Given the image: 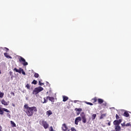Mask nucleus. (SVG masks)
<instances>
[{
    "instance_id": "nucleus-29",
    "label": "nucleus",
    "mask_w": 131,
    "mask_h": 131,
    "mask_svg": "<svg viewBox=\"0 0 131 131\" xmlns=\"http://www.w3.org/2000/svg\"><path fill=\"white\" fill-rule=\"evenodd\" d=\"M21 71L24 75H26L25 72H24V70H23V69H21Z\"/></svg>"
},
{
    "instance_id": "nucleus-16",
    "label": "nucleus",
    "mask_w": 131,
    "mask_h": 131,
    "mask_svg": "<svg viewBox=\"0 0 131 131\" xmlns=\"http://www.w3.org/2000/svg\"><path fill=\"white\" fill-rule=\"evenodd\" d=\"M124 116L125 117H128V116H129V114H128V113L126 111L124 113Z\"/></svg>"
},
{
    "instance_id": "nucleus-36",
    "label": "nucleus",
    "mask_w": 131,
    "mask_h": 131,
    "mask_svg": "<svg viewBox=\"0 0 131 131\" xmlns=\"http://www.w3.org/2000/svg\"><path fill=\"white\" fill-rule=\"evenodd\" d=\"M20 70H18V72H17L18 73H21V72H22V71H21V69H22L21 68L19 69Z\"/></svg>"
},
{
    "instance_id": "nucleus-43",
    "label": "nucleus",
    "mask_w": 131,
    "mask_h": 131,
    "mask_svg": "<svg viewBox=\"0 0 131 131\" xmlns=\"http://www.w3.org/2000/svg\"><path fill=\"white\" fill-rule=\"evenodd\" d=\"M5 49L7 50V51H9V49L7 48H5Z\"/></svg>"
},
{
    "instance_id": "nucleus-26",
    "label": "nucleus",
    "mask_w": 131,
    "mask_h": 131,
    "mask_svg": "<svg viewBox=\"0 0 131 131\" xmlns=\"http://www.w3.org/2000/svg\"><path fill=\"white\" fill-rule=\"evenodd\" d=\"M43 102H42V103H43V104H45L46 103H47L48 102V100H47V99H46V98H43Z\"/></svg>"
},
{
    "instance_id": "nucleus-28",
    "label": "nucleus",
    "mask_w": 131,
    "mask_h": 131,
    "mask_svg": "<svg viewBox=\"0 0 131 131\" xmlns=\"http://www.w3.org/2000/svg\"><path fill=\"white\" fill-rule=\"evenodd\" d=\"M85 103L87 104L88 105H90L91 106H93V103L91 102H85Z\"/></svg>"
},
{
    "instance_id": "nucleus-4",
    "label": "nucleus",
    "mask_w": 131,
    "mask_h": 131,
    "mask_svg": "<svg viewBox=\"0 0 131 131\" xmlns=\"http://www.w3.org/2000/svg\"><path fill=\"white\" fill-rule=\"evenodd\" d=\"M41 125L44 127L45 129H47V128H49V125L48 123H47V121L45 120H42L41 121Z\"/></svg>"
},
{
    "instance_id": "nucleus-33",
    "label": "nucleus",
    "mask_w": 131,
    "mask_h": 131,
    "mask_svg": "<svg viewBox=\"0 0 131 131\" xmlns=\"http://www.w3.org/2000/svg\"><path fill=\"white\" fill-rule=\"evenodd\" d=\"M14 71H16V72H19V70L17 69V68H14Z\"/></svg>"
},
{
    "instance_id": "nucleus-27",
    "label": "nucleus",
    "mask_w": 131,
    "mask_h": 131,
    "mask_svg": "<svg viewBox=\"0 0 131 131\" xmlns=\"http://www.w3.org/2000/svg\"><path fill=\"white\" fill-rule=\"evenodd\" d=\"M105 114H103L100 116V119H103V117H105Z\"/></svg>"
},
{
    "instance_id": "nucleus-11",
    "label": "nucleus",
    "mask_w": 131,
    "mask_h": 131,
    "mask_svg": "<svg viewBox=\"0 0 131 131\" xmlns=\"http://www.w3.org/2000/svg\"><path fill=\"white\" fill-rule=\"evenodd\" d=\"M4 56L6 58H8L9 59H12V57L10 56V55H9V54L7 53H4Z\"/></svg>"
},
{
    "instance_id": "nucleus-46",
    "label": "nucleus",
    "mask_w": 131,
    "mask_h": 131,
    "mask_svg": "<svg viewBox=\"0 0 131 131\" xmlns=\"http://www.w3.org/2000/svg\"><path fill=\"white\" fill-rule=\"evenodd\" d=\"M47 94H49V92H47Z\"/></svg>"
},
{
    "instance_id": "nucleus-47",
    "label": "nucleus",
    "mask_w": 131,
    "mask_h": 131,
    "mask_svg": "<svg viewBox=\"0 0 131 131\" xmlns=\"http://www.w3.org/2000/svg\"><path fill=\"white\" fill-rule=\"evenodd\" d=\"M2 73V72H1V71H0V74Z\"/></svg>"
},
{
    "instance_id": "nucleus-40",
    "label": "nucleus",
    "mask_w": 131,
    "mask_h": 131,
    "mask_svg": "<svg viewBox=\"0 0 131 131\" xmlns=\"http://www.w3.org/2000/svg\"><path fill=\"white\" fill-rule=\"evenodd\" d=\"M80 114V112H77V115H79Z\"/></svg>"
},
{
    "instance_id": "nucleus-8",
    "label": "nucleus",
    "mask_w": 131,
    "mask_h": 131,
    "mask_svg": "<svg viewBox=\"0 0 131 131\" xmlns=\"http://www.w3.org/2000/svg\"><path fill=\"white\" fill-rule=\"evenodd\" d=\"M1 103L3 105H4V106H8L9 105V103H10V102H6V101H5V99H3L1 101Z\"/></svg>"
},
{
    "instance_id": "nucleus-12",
    "label": "nucleus",
    "mask_w": 131,
    "mask_h": 131,
    "mask_svg": "<svg viewBox=\"0 0 131 131\" xmlns=\"http://www.w3.org/2000/svg\"><path fill=\"white\" fill-rule=\"evenodd\" d=\"M63 102H66L68 100V97L66 96H63Z\"/></svg>"
},
{
    "instance_id": "nucleus-10",
    "label": "nucleus",
    "mask_w": 131,
    "mask_h": 131,
    "mask_svg": "<svg viewBox=\"0 0 131 131\" xmlns=\"http://www.w3.org/2000/svg\"><path fill=\"white\" fill-rule=\"evenodd\" d=\"M115 131H120L121 129V127L119 125H116L115 126Z\"/></svg>"
},
{
    "instance_id": "nucleus-2",
    "label": "nucleus",
    "mask_w": 131,
    "mask_h": 131,
    "mask_svg": "<svg viewBox=\"0 0 131 131\" xmlns=\"http://www.w3.org/2000/svg\"><path fill=\"white\" fill-rule=\"evenodd\" d=\"M43 90V89L41 86H39L38 88H36L33 91L32 94H33V95H35L36 96V95H37V94H38V93H40V92H42Z\"/></svg>"
},
{
    "instance_id": "nucleus-44",
    "label": "nucleus",
    "mask_w": 131,
    "mask_h": 131,
    "mask_svg": "<svg viewBox=\"0 0 131 131\" xmlns=\"http://www.w3.org/2000/svg\"><path fill=\"white\" fill-rule=\"evenodd\" d=\"M74 103H76V101L75 100V101H74Z\"/></svg>"
},
{
    "instance_id": "nucleus-18",
    "label": "nucleus",
    "mask_w": 131,
    "mask_h": 131,
    "mask_svg": "<svg viewBox=\"0 0 131 131\" xmlns=\"http://www.w3.org/2000/svg\"><path fill=\"white\" fill-rule=\"evenodd\" d=\"M75 110V111H77V112H81V111H82V109L78 108H76Z\"/></svg>"
},
{
    "instance_id": "nucleus-32",
    "label": "nucleus",
    "mask_w": 131,
    "mask_h": 131,
    "mask_svg": "<svg viewBox=\"0 0 131 131\" xmlns=\"http://www.w3.org/2000/svg\"><path fill=\"white\" fill-rule=\"evenodd\" d=\"M117 121H118V122L119 123V124H120V123H121V121H122L121 119L117 120Z\"/></svg>"
},
{
    "instance_id": "nucleus-20",
    "label": "nucleus",
    "mask_w": 131,
    "mask_h": 131,
    "mask_svg": "<svg viewBox=\"0 0 131 131\" xmlns=\"http://www.w3.org/2000/svg\"><path fill=\"white\" fill-rule=\"evenodd\" d=\"M34 76L36 77V78H38L39 75L36 73L34 74Z\"/></svg>"
},
{
    "instance_id": "nucleus-17",
    "label": "nucleus",
    "mask_w": 131,
    "mask_h": 131,
    "mask_svg": "<svg viewBox=\"0 0 131 131\" xmlns=\"http://www.w3.org/2000/svg\"><path fill=\"white\" fill-rule=\"evenodd\" d=\"M96 117H97V115L96 114H93L92 115V119L93 120H94V119H96Z\"/></svg>"
},
{
    "instance_id": "nucleus-38",
    "label": "nucleus",
    "mask_w": 131,
    "mask_h": 131,
    "mask_svg": "<svg viewBox=\"0 0 131 131\" xmlns=\"http://www.w3.org/2000/svg\"><path fill=\"white\" fill-rule=\"evenodd\" d=\"M108 125H109V126H110L111 125V122H109L108 123Z\"/></svg>"
},
{
    "instance_id": "nucleus-25",
    "label": "nucleus",
    "mask_w": 131,
    "mask_h": 131,
    "mask_svg": "<svg viewBox=\"0 0 131 131\" xmlns=\"http://www.w3.org/2000/svg\"><path fill=\"white\" fill-rule=\"evenodd\" d=\"M4 97V93L0 91V98H3Z\"/></svg>"
},
{
    "instance_id": "nucleus-22",
    "label": "nucleus",
    "mask_w": 131,
    "mask_h": 131,
    "mask_svg": "<svg viewBox=\"0 0 131 131\" xmlns=\"http://www.w3.org/2000/svg\"><path fill=\"white\" fill-rule=\"evenodd\" d=\"M26 88H27V89H28V90H30V85L29 84H27L26 85Z\"/></svg>"
},
{
    "instance_id": "nucleus-21",
    "label": "nucleus",
    "mask_w": 131,
    "mask_h": 131,
    "mask_svg": "<svg viewBox=\"0 0 131 131\" xmlns=\"http://www.w3.org/2000/svg\"><path fill=\"white\" fill-rule=\"evenodd\" d=\"M0 114L1 115H4V111L2 110V108L0 107Z\"/></svg>"
},
{
    "instance_id": "nucleus-13",
    "label": "nucleus",
    "mask_w": 131,
    "mask_h": 131,
    "mask_svg": "<svg viewBox=\"0 0 131 131\" xmlns=\"http://www.w3.org/2000/svg\"><path fill=\"white\" fill-rule=\"evenodd\" d=\"M113 124L114 125H119V123H118V121L117 120H115L114 122H113Z\"/></svg>"
},
{
    "instance_id": "nucleus-42",
    "label": "nucleus",
    "mask_w": 131,
    "mask_h": 131,
    "mask_svg": "<svg viewBox=\"0 0 131 131\" xmlns=\"http://www.w3.org/2000/svg\"><path fill=\"white\" fill-rule=\"evenodd\" d=\"M2 129H3V127L0 125V131H2Z\"/></svg>"
},
{
    "instance_id": "nucleus-39",
    "label": "nucleus",
    "mask_w": 131,
    "mask_h": 131,
    "mask_svg": "<svg viewBox=\"0 0 131 131\" xmlns=\"http://www.w3.org/2000/svg\"><path fill=\"white\" fill-rule=\"evenodd\" d=\"M11 95H13V96H15V93H14L13 92H11Z\"/></svg>"
},
{
    "instance_id": "nucleus-19",
    "label": "nucleus",
    "mask_w": 131,
    "mask_h": 131,
    "mask_svg": "<svg viewBox=\"0 0 131 131\" xmlns=\"http://www.w3.org/2000/svg\"><path fill=\"white\" fill-rule=\"evenodd\" d=\"M11 123L12 125V126L14 127H16V124H15V122H14L13 121H11Z\"/></svg>"
},
{
    "instance_id": "nucleus-1",
    "label": "nucleus",
    "mask_w": 131,
    "mask_h": 131,
    "mask_svg": "<svg viewBox=\"0 0 131 131\" xmlns=\"http://www.w3.org/2000/svg\"><path fill=\"white\" fill-rule=\"evenodd\" d=\"M24 107L25 108V111L26 112L28 116H32L33 113L37 111L36 107L35 106L29 107L28 106V105L25 104Z\"/></svg>"
},
{
    "instance_id": "nucleus-30",
    "label": "nucleus",
    "mask_w": 131,
    "mask_h": 131,
    "mask_svg": "<svg viewBox=\"0 0 131 131\" xmlns=\"http://www.w3.org/2000/svg\"><path fill=\"white\" fill-rule=\"evenodd\" d=\"M71 131H76V129L74 127H72V128H71Z\"/></svg>"
},
{
    "instance_id": "nucleus-34",
    "label": "nucleus",
    "mask_w": 131,
    "mask_h": 131,
    "mask_svg": "<svg viewBox=\"0 0 131 131\" xmlns=\"http://www.w3.org/2000/svg\"><path fill=\"white\" fill-rule=\"evenodd\" d=\"M39 85H43V83H41L40 81H39Z\"/></svg>"
},
{
    "instance_id": "nucleus-24",
    "label": "nucleus",
    "mask_w": 131,
    "mask_h": 131,
    "mask_svg": "<svg viewBox=\"0 0 131 131\" xmlns=\"http://www.w3.org/2000/svg\"><path fill=\"white\" fill-rule=\"evenodd\" d=\"M37 83V81L35 80H34L32 82V83L33 84H36V83Z\"/></svg>"
},
{
    "instance_id": "nucleus-14",
    "label": "nucleus",
    "mask_w": 131,
    "mask_h": 131,
    "mask_svg": "<svg viewBox=\"0 0 131 131\" xmlns=\"http://www.w3.org/2000/svg\"><path fill=\"white\" fill-rule=\"evenodd\" d=\"M52 114L53 113L51 111H48L46 112V115H48V116H50V115H52Z\"/></svg>"
},
{
    "instance_id": "nucleus-6",
    "label": "nucleus",
    "mask_w": 131,
    "mask_h": 131,
    "mask_svg": "<svg viewBox=\"0 0 131 131\" xmlns=\"http://www.w3.org/2000/svg\"><path fill=\"white\" fill-rule=\"evenodd\" d=\"M62 129L63 131H70V129L68 128V126L66 124H63L62 126Z\"/></svg>"
},
{
    "instance_id": "nucleus-23",
    "label": "nucleus",
    "mask_w": 131,
    "mask_h": 131,
    "mask_svg": "<svg viewBox=\"0 0 131 131\" xmlns=\"http://www.w3.org/2000/svg\"><path fill=\"white\" fill-rule=\"evenodd\" d=\"M3 110H4V111H5V112H7V113H8L9 112H10V111L8 110V109L7 108H3Z\"/></svg>"
},
{
    "instance_id": "nucleus-31",
    "label": "nucleus",
    "mask_w": 131,
    "mask_h": 131,
    "mask_svg": "<svg viewBox=\"0 0 131 131\" xmlns=\"http://www.w3.org/2000/svg\"><path fill=\"white\" fill-rule=\"evenodd\" d=\"M94 101V103H96L97 102V98H94V99H92Z\"/></svg>"
},
{
    "instance_id": "nucleus-7",
    "label": "nucleus",
    "mask_w": 131,
    "mask_h": 131,
    "mask_svg": "<svg viewBox=\"0 0 131 131\" xmlns=\"http://www.w3.org/2000/svg\"><path fill=\"white\" fill-rule=\"evenodd\" d=\"M79 121H81V117H77V118L75 119V124L76 125H78V122H79Z\"/></svg>"
},
{
    "instance_id": "nucleus-37",
    "label": "nucleus",
    "mask_w": 131,
    "mask_h": 131,
    "mask_svg": "<svg viewBox=\"0 0 131 131\" xmlns=\"http://www.w3.org/2000/svg\"><path fill=\"white\" fill-rule=\"evenodd\" d=\"M129 125H130V124L129 123H128L125 125V126H129Z\"/></svg>"
},
{
    "instance_id": "nucleus-35",
    "label": "nucleus",
    "mask_w": 131,
    "mask_h": 131,
    "mask_svg": "<svg viewBox=\"0 0 131 131\" xmlns=\"http://www.w3.org/2000/svg\"><path fill=\"white\" fill-rule=\"evenodd\" d=\"M116 119H119V116H118V115L116 114Z\"/></svg>"
},
{
    "instance_id": "nucleus-41",
    "label": "nucleus",
    "mask_w": 131,
    "mask_h": 131,
    "mask_svg": "<svg viewBox=\"0 0 131 131\" xmlns=\"http://www.w3.org/2000/svg\"><path fill=\"white\" fill-rule=\"evenodd\" d=\"M122 126H125V124L124 123L121 124Z\"/></svg>"
},
{
    "instance_id": "nucleus-15",
    "label": "nucleus",
    "mask_w": 131,
    "mask_h": 131,
    "mask_svg": "<svg viewBox=\"0 0 131 131\" xmlns=\"http://www.w3.org/2000/svg\"><path fill=\"white\" fill-rule=\"evenodd\" d=\"M98 102L99 104H102L104 102V100L101 98H99L98 99Z\"/></svg>"
},
{
    "instance_id": "nucleus-3",
    "label": "nucleus",
    "mask_w": 131,
    "mask_h": 131,
    "mask_svg": "<svg viewBox=\"0 0 131 131\" xmlns=\"http://www.w3.org/2000/svg\"><path fill=\"white\" fill-rule=\"evenodd\" d=\"M19 61L20 63L23 64V66H27V65H28V62H26L25 59H24V58L22 57L21 56H20Z\"/></svg>"
},
{
    "instance_id": "nucleus-9",
    "label": "nucleus",
    "mask_w": 131,
    "mask_h": 131,
    "mask_svg": "<svg viewBox=\"0 0 131 131\" xmlns=\"http://www.w3.org/2000/svg\"><path fill=\"white\" fill-rule=\"evenodd\" d=\"M47 100H49V101H51V102H55V98L54 97H51L50 96H47Z\"/></svg>"
},
{
    "instance_id": "nucleus-45",
    "label": "nucleus",
    "mask_w": 131,
    "mask_h": 131,
    "mask_svg": "<svg viewBox=\"0 0 131 131\" xmlns=\"http://www.w3.org/2000/svg\"><path fill=\"white\" fill-rule=\"evenodd\" d=\"M10 74H12V72H10Z\"/></svg>"
},
{
    "instance_id": "nucleus-5",
    "label": "nucleus",
    "mask_w": 131,
    "mask_h": 131,
    "mask_svg": "<svg viewBox=\"0 0 131 131\" xmlns=\"http://www.w3.org/2000/svg\"><path fill=\"white\" fill-rule=\"evenodd\" d=\"M81 117L82 118V121L83 123H86V118L85 117V115L83 113H82L81 114Z\"/></svg>"
}]
</instances>
